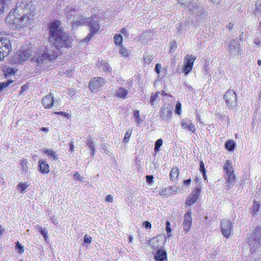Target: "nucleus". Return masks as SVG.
<instances>
[{
	"mask_svg": "<svg viewBox=\"0 0 261 261\" xmlns=\"http://www.w3.org/2000/svg\"><path fill=\"white\" fill-rule=\"evenodd\" d=\"M240 43L236 40H232L228 44V50L230 54L232 55H238L241 51Z\"/></svg>",
	"mask_w": 261,
	"mask_h": 261,
	"instance_id": "obj_11",
	"label": "nucleus"
},
{
	"mask_svg": "<svg viewBox=\"0 0 261 261\" xmlns=\"http://www.w3.org/2000/svg\"><path fill=\"white\" fill-rule=\"evenodd\" d=\"M29 187V185L26 182H20L17 185V188L19 189V191L21 193H23L25 190Z\"/></svg>",
	"mask_w": 261,
	"mask_h": 261,
	"instance_id": "obj_30",
	"label": "nucleus"
},
{
	"mask_svg": "<svg viewBox=\"0 0 261 261\" xmlns=\"http://www.w3.org/2000/svg\"><path fill=\"white\" fill-rule=\"evenodd\" d=\"M225 146L228 150L232 151L236 146V144L234 141L229 140L225 143Z\"/></svg>",
	"mask_w": 261,
	"mask_h": 261,
	"instance_id": "obj_25",
	"label": "nucleus"
},
{
	"mask_svg": "<svg viewBox=\"0 0 261 261\" xmlns=\"http://www.w3.org/2000/svg\"><path fill=\"white\" fill-rule=\"evenodd\" d=\"M70 150L71 152L73 151L74 150V145L72 142L70 143Z\"/></svg>",
	"mask_w": 261,
	"mask_h": 261,
	"instance_id": "obj_61",
	"label": "nucleus"
},
{
	"mask_svg": "<svg viewBox=\"0 0 261 261\" xmlns=\"http://www.w3.org/2000/svg\"><path fill=\"white\" fill-rule=\"evenodd\" d=\"M152 60V59L151 57H150L149 55H145L144 56V61L145 63H146L147 64H149L151 63Z\"/></svg>",
	"mask_w": 261,
	"mask_h": 261,
	"instance_id": "obj_47",
	"label": "nucleus"
},
{
	"mask_svg": "<svg viewBox=\"0 0 261 261\" xmlns=\"http://www.w3.org/2000/svg\"><path fill=\"white\" fill-rule=\"evenodd\" d=\"M188 10L192 15H198L202 13V8L199 6V3H191L188 6Z\"/></svg>",
	"mask_w": 261,
	"mask_h": 261,
	"instance_id": "obj_15",
	"label": "nucleus"
},
{
	"mask_svg": "<svg viewBox=\"0 0 261 261\" xmlns=\"http://www.w3.org/2000/svg\"><path fill=\"white\" fill-rule=\"evenodd\" d=\"M39 171L43 174H48L49 172V167L47 162L43 159L38 161Z\"/></svg>",
	"mask_w": 261,
	"mask_h": 261,
	"instance_id": "obj_17",
	"label": "nucleus"
},
{
	"mask_svg": "<svg viewBox=\"0 0 261 261\" xmlns=\"http://www.w3.org/2000/svg\"><path fill=\"white\" fill-rule=\"evenodd\" d=\"M40 232L43 236L44 240L47 241L48 239V233L46 229L45 228H43L42 230H41Z\"/></svg>",
	"mask_w": 261,
	"mask_h": 261,
	"instance_id": "obj_45",
	"label": "nucleus"
},
{
	"mask_svg": "<svg viewBox=\"0 0 261 261\" xmlns=\"http://www.w3.org/2000/svg\"><path fill=\"white\" fill-rule=\"evenodd\" d=\"M66 12L67 13V20H70L71 19L72 16L74 15L76 11L72 7H68L66 9Z\"/></svg>",
	"mask_w": 261,
	"mask_h": 261,
	"instance_id": "obj_23",
	"label": "nucleus"
},
{
	"mask_svg": "<svg viewBox=\"0 0 261 261\" xmlns=\"http://www.w3.org/2000/svg\"><path fill=\"white\" fill-rule=\"evenodd\" d=\"M143 225L146 228V229H150L151 228V223L148 222V221H145L144 223H143Z\"/></svg>",
	"mask_w": 261,
	"mask_h": 261,
	"instance_id": "obj_54",
	"label": "nucleus"
},
{
	"mask_svg": "<svg viewBox=\"0 0 261 261\" xmlns=\"http://www.w3.org/2000/svg\"><path fill=\"white\" fill-rule=\"evenodd\" d=\"M13 81L12 80H8L6 82L0 83V93L2 91L3 89L8 87Z\"/></svg>",
	"mask_w": 261,
	"mask_h": 261,
	"instance_id": "obj_36",
	"label": "nucleus"
},
{
	"mask_svg": "<svg viewBox=\"0 0 261 261\" xmlns=\"http://www.w3.org/2000/svg\"><path fill=\"white\" fill-rule=\"evenodd\" d=\"M55 114H57V115H63L65 117H68V116H69L68 113L64 112H55Z\"/></svg>",
	"mask_w": 261,
	"mask_h": 261,
	"instance_id": "obj_53",
	"label": "nucleus"
},
{
	"mask_svg": "<svg viewBox=\"0 0 261 261\" xmlns=\"http://www.w3.org/2000/svg\"><path fill=\"white\" fill-rule=\"evenodd\" d=\"M90 152H91V156L92 158H93L95 155V148L90 149Z\"/></svg>",
	"mask_w": 261,
	"mask_h": 261,
	"instance_id": "obj_57",
	"label": "nucleus"
},
{
	"mask_svg": "<svg viewBox=\"0 0 261 261\" xmlns=\"http://www.w3.org/2000/svg\"><path fill=\"white\" fill-rule=\"evenodd\" d=\"M195 59H196V58L194 57V56H193L192 55H191V56L188 55L185 57V61L186 62V64H188V65L193 66L194 62L195 60Z\"/></svg>",
	"mask_w": 261,
	"mask_h": 261,
	"instance_id": "obj_26",
	"label": "nucleus"
},
{
	"mask_svg": "<svg viewBox=\"0 0 261 261\" xmlns=\"http://www.w3.org/2000/svg\"><path fill=\"white\" fill-rule=\"evenodd\" d=\"M162 68V66L160 64H156L155 66V71L156 72V73H159L160 70Z\"/></svg>",
	"mask_w": 261,
	"mask_h": 261,
	"instance_id": "obj_55",
	"label": "nucleus"
},
{
	"mask_svg": "<svg viewBox=\"0 0 261 261\" xmlns=\"http://www.w3.org/2000/svg\"><path fill=\"white\" fill-rule=\"evenodd\" d=\"M101 66H103V70L105 71H109L110 68L109 67V65L107 63H103L101 64Z\"/></svg>",
	"mask_w": 261,
	"mask_h": 261,
	"instance_id": "obj_51",
	"label": "nucleus"
},
{
	"mask_svg": "<svg viewBox=\"0 0 261 261\" xmlns=\"http://www.w3.org/2000/svg\"><path fill=\"white\" fill-rule=\"evenodd\" d=\"M248 244L250 246V252L253 253L261 245V230L259 228L256 229L253 234L248 239Z\"/></svg>",
	"mask_w": 261,
	"mask_h": 261,
	"instance_id": "obj_4",
	"label": "nucleus"
},
{
	"mask_svg": "<svg viewBox=\"0 0 261 261\" xmlns=\"http://www.w3.org/2000/svg\"><path fill=\"white\" fill-rule=\"evenodd\" d=\"M191 180L190 178L189 179H188L187 180H185L184 181V184L186 185H189L190 183H191Z\"/></svg>",
	"mask_w": 261,
	"mask_h": 261,
	"instance_id": "obj_60",
	"label": "nucleus"
},
{
	"mask_svg": "<svg viewBox=\"0 0 261 261\" xmlns=\"http://www.w3.org/2000/svg\"><path fill=\"white\" fill-rule=\"evenodd\" d=\"M157 239L156 238H152L151 240L147 241V244L151 246V247L153 249H156L158 248V244L155 243L157 242Z\"/></svg>",
	"mask_w": 261,
	"mask_h": 261,
	"instance_id": "obj_31",
	"label": "nucleus"
},
{
	"mask_svg": "<svg viewBox=\"0 0 261 261\" xmlns=\"http://www.w3.org/2000/svg\"><path fill=\"white\" fill-rule=\"evenodd\" d=\"M179 174V171L177 167H173L171 169L170 173V179L172 180H175Z\"/></svg>",
	"mask_w": 261,
	"mask_h": 261,
	"instance_id": "obj_21",
	"label": "nucleus"
},
{
	"mask_svg": "<svg viewBox=\"0 0 261 261\" xmlns=\"http://www.w3.org/2000/svg\"><path fill=\"white\" fill-rule=\"evenodd\" d=\"M16 248L19 249L18 252L19 253H21L24 252L23 247L19 243V242H17L16 243Z\"/></svg>",
	"mask_w": 261,
	"mask_h": 261,
	"instance_id": "obj_48",
	"label": "nucleus"
},
{
	"mask_svg": "<svg viewBox=\"0 0 261 261\" xmlns=\"http://www.w3.org/2000/svg\"><path fill=\"white\" fill-rule=\"evenodd\" d=\"M128 90L122 87L119 88L115 92V96L118 98L124 99L127 97Z\"/></svg>",
	"mask_w": 261,
	"mask_h": 261,
	"instance_id": "obj_19",
	"label": "nucleus"
},
{
	"mask_svg": "<svg viewBox=\"0 0 261 261\" xmlns=\"http://www.w3.org/2000/svg\"><path fill=\"white\" fill-rule=\"evenodd\" d=\"M12 46L9 39L6 38L0 39V61L10 54Z\"/></svg>",
	"mask_w": 261,
	"mask_h": 261,
	"instance_id": "obj_7",
	"label": "nucleus"
},
{
	"mask_svg": "<svg viewBox=\"0 0 261 261\" xmlns=\"http://www.w3.org/2000/svg\"><path fill=\"white\" fill-rule=\"evenodd\" d=\"M134 117L135 119V121L137 124H140L142 120L140 117V113L138 110H135L134 112Z\"/></svg>",
	"mask_w": 261,
	"mask_h": 261,
	"instance_id": "obj_34",
	"label": "nucleus"
},
{
	"mask_svg": "<svg viewBox=\"0 0 261 261\" xmlns=\"http://www.w3.org/2000/svg\"><path fill=\"white\" fill-rule=\"evenodd\" d=\"M260 205L258 202L254 201L253 203V205L252 208V214L253 215H256L257 214V212L259 208Z\"/></svg>",
	"mask_w": 261,
	"mask_h": 261,
	"instance_id": "obj_33",
	"label": "nucleus"
},
{
	"mask_svg": "<svg viewBox=\"0 0 261 261\" xmlns=\"http://www.w3.org/2000/svg\"><path fill=\"white\" fill-rule=\"evenodd\" d=\"M192 221L191 212L189 211L184 216L182 224L184 231L186 232H188L190 230L192 225Z\"/></svg>",
	"mask_w": 261,
	"mask_h": 261,
	"instance_id": "obj_13",
	"label": "nucleus"
},
{
	"mask_svg": "<svg viewBox=\"0 0 261 261\" xmlns=\"http://www.w3.org/2000/svg\"><path fill=\"white\" fill-rule=\"evenodd\" d=\"M154 259L158 261L167 260V253L165 251L159 249L154 255Z\"/></svg>",
	"mask_w": 261,
	"mask_h": 261,
	"instance_id": "obj_18",
	"label": "nucleus"
},
{
	"mask_svg": "<svg viewBox=\"0 0 261 261\" xmlns=\"http://www.w3.org/2000/svg\"><path fill=\"white\" fill-rule=\"evenodd\" d=\"M41 130L42 131H43V132H46V133L48 132V129L47 127H42L41 128Z\"/></svg>",
	"mask_w": 261,
	"mask_h": 261,
	"instance_id": "obj_64",
	"label": "nucleus"
},
{
	"mask_svg": "<svg viewBox=\"0 0 261 261\" xmlns=\"http://www.w3.org/2000/svg\"><path fill=\"white\" fill-rule=\"evenodd\" d=\"M94 141L92 139V137L91 136H89L87 141L86 145L90 149L95 148L94 145Z\"/></svg>",
	"mask_w": 261,
	"mask_h": 261,
	"instance_id": "obj_28",
	"label": "nucleus"
},
{
	"mask_svg": "<svg viewBox=\"0 0 261 261\" xmlns=\"http://www.w3.org/2000/svg\"><path fill=\"white\" fill-rule=\"evenodd\" d=\"M173 193L171 187H166L159 192V194L161 196H168Z\"/></svg>",
	"mask_w": 261,
	"mask_h": 261,
	"instance_id": "obj_22",
	"label": "nucleus"
},
{
	"mask_svg": "<svg viewBox=\"0 0 261 261\" xmlns=\"http://www.w3.org/2000/svg\"><path fill=\"white\" fill-rule=\"evenodd\" d=\"M105 200L107 202H112L113 200V197L111 195H108L106 197Z\"/></svg>",
	"mask_w": 261,
	"mask_h": 261,
	"instance_id": "obj_52",
	"label": "nucleus"
},
{
	"mask_svg": "<svg viewBox=\"0 0 261 261\" xmlns=\"http://www.w3.org/2000/svg\"><path fill=\"white\" fill-rule=\"evenodd\" d=\"M166 230L167 233L168 237H170L171 234L170 232H171V224L169 221H167L166 222Z\"/></svg>",
	"mask_w": 261,
	"mask_h": 261,
	"instance_id": "obj_42",
	"label": "nucleus"
},
{
	"mask_svg": "<svg viewBox=\"0 0 261 261\" xmlns=\"http://www.w3.org/2000/svg\"><path fill=\"white\" fill-rule=\"evenodd\" d=\"M115 43L116 45H120L122 41V37L120 34H116L114 37Z\"/></svg>",
	"mask_w": 261,
	"mask_h": 261,
	"instance_id": "obj_35",
	"label": "nucleus"
},
{
	"mask_svg": "<svg viewBox=\"0 0 261 261\" xmlns=\"http://www.w3.org/2000/svg\"><path fill=\"white\" fill-rule=\"evenodd\" d=\"M10 0H0V14L3 12L5 5H7Z\"/></svg>",
	"mask_w": 261,
	"mask_h": 261,
	"instance_id": "obj_39",
	"label": "nucleus"
},
{
	"mask_svg": "<svg viewBox=\"0 0 261 261\" xmlns=\"http://www.w3.org/2000/svg\"><path fill=\"white\" fill-rule=\"evenodd\" d=\"M159 92H156L155 94L152 95L150 99L149 103L152 106H154L155 100L159 97Z\"/></svg>",
	"mask_w": 261,
	"mask_h": 261,
	"instance_id": "obj_40",
	"label": "nucleus"
},
{
	"mask_svg": "<svg viewBox=\"0 0 261 261\" xmlns=\"http://www.w3.org/2000/svg\"><path fill=\"white\" fill-rule=\"evenodd\" d=\"M92 241V238L88 236L87 235H85L84 236V242L87 244L91 243Z\"/></svg>",
	"mask_w": 261,
	"mask_h": 261,
	"instance_id": "obj_50",
	"label": "nucleus"
},
{
	"mask_svg": "<svg viewBox=\"0 0 261 261\" xmlns=\"http://www.w3.org/2000/svg\"><path fill=\"white\" fill-rule=\"evenodd\" d=\"M132 132L129 130L126 131L124 137L123 138V141L125 143H127L129 141V139L130 137Z\"/></svg>",
	"mask_w": 261,
	"mask_h": 261,
	"instance_id": "obj_44",
	"label": "nucleus"
},
{
	"mask_svg": "<svg viewBox=\"0 0 261 261\" xmlns=\"http://www.w3.org/2000/svg\"><path fill=\"white\" fill-rule=\"evenodd\" d=\"M83 25H88L90 29L89 34L83 40L85 42H88L99 29V25L91 18H84L82 16L78 17L76 20H73L72 22L73 28Z\"/></svg>",
	"mask_w": 261,
	"mask_h": 261,
	"instance_id": "obj_3",
	"label": "nucleus"
},
{
	"mask_svg": "<svg viewBox=\"0 0 261 261\" xmlns=\"http://www.w3.org/2000/svg\"><path fill=\"white\" fill-rule=\"evenodd\" d=\"M223 169L225 171L224 177L227 179V186L230 189L234 186L236 180L231 162L229 160L226 161Z\"/></svg>",
	"mask_w": 261,
	"mask_h": 261,
	"instance_id": "obj_5",
	"label": "nucleus"
},
{
	"mask_svg": "<svg viewBox=\"0 0 261 261\" xmlns=\"http://www.w3.org/2000/svg\"><path fill=\"white\" fill-rule=\"evenodd\" d=\"M73 178L75 180H78L81 181H84V177L81 176L78 172H76L73 175Z\"/></svg>",
	"mask_w": 261,
	"mask_h": 261,
	"instance_id": "obj_43",
	"label": "nucleus"
},
{
	"mask_svg": "<svg viewBox=\"0 0 261 261\" xmlns=\"http://www.w3.org/2000/svg\"><path fill=\"white\" fill-rule=\"evenodd\" d=\"M105 84L104 79L100 77H95L92 79L89 82V87L90 90L94 92Z\"/></svg>",
	"mask_w": 261,
	"mask_h": 261,
	"instance_id": "obj_9",
	"label": "nucleus"
},
{
	"mask_svg": "<svg viewBox=\"0 0 261 261\" xmlns=\"http://www.w3.org/2000/svg\"><path fill=\"white\" fill-rule=\"evenodd\" d=\"M193 66L185 64L184 66L183 72L187 75L192 70Z\"/></svg>",
	"mask_w": 261,
	"mask_h": 261,
	"instance_id": "obj_38",
	"label": "nucleus"
},
{
	"mask_svg": "<svg viewBox=\"0 0 261 261\" xmlns=\"http://www.w3.org/2000/svg\"><path fill=\"white\" fill-rule=\"evenodd\" d=\"M172 113V107L167 105V107L164 106L161 112V116L163 119L168 121L170 119Z\"/></svg>",
	"mask_w": 261,
	"mask_h": 261,
	"instance_id": "obj_14",
	"label": "nucleus"
},
{
	"mask_svg": "<svg viewBox=\"0 0 261 261\" xmlns=\"http://www.w3.org/2000/svg\"><path fill=\"white\" fill-rule=\"evenodd\" d=\"M59 23V22H54L49 25V39L54 46L45 48L42 53L38 55L36 62L39 66H42L48 62L55 60L58 56L57 49L69 48L72 46V38L60 28Z\"/></svg>",
	"mask_w": 261,
	"mask_h": 261,
	"instance_id": "obj_1",
	"label": "nucleus"
},
{
	"mask_svg": "<svg viewBox=\"0 0 261 261\" xmlns=\"http://www.w3.org/2000/svg\"><path fill=\"white\" fill-rule=\"evenodd\" d=\"M255 6L256 12H255V14L257 15V13L258 12H259V14H261V0H257L256 2Z\"/></svg>",
	"mask_w": 261,
	"mask_h": 261,
	"instance_id": "obj_41",
	"label": "nucleus"
},
{
	"mask_svg": "<svg viewBox=\"0 0 261 261\" xmlns=\"http://www.w3.org/2000/svg\"><path fill=\"white\" fill-rule=\"evenodd\" d=\"M254 43L258 45H260L261 44V42L260 41V40L258 38H255L254 39Z\"/></svg>",
	"mask_w": 261,
	"mask_h": 261,
	"instance_id": "obj_59",
	"label": "nucleus"
},
{
	"mask_svg": "<svg viewBox=\"0 0 261 261\" xmlns=\"http://www.w3.org/2000/svg\"><path fill=\"white\" fill-rule=\"evenodd\" d=\"M28 162L27 159H23L22 160H21V161H20V165H21V168H22V170L25 173H26L27 172L28 170Z\"/></svg>",
	"mask_w": 261,
	"mask_h": 261,
	"instance_id": "obj_27",
	"label": "nucleus"
},
{
	"mask_svg": "<svg viewBox=\"0 0 261 261\" xmlns=\"http://www.w3.org/2000/svg\"><path fill=\"white\" fill-rule=\"evenodd\" d=\"M227 28L229 30H230L232 29V27H233V24L231 23H229L228 25H227Z\"/></svg>",
	"mask_w": 261,
	"mask_h": 261,
	"instance_id": "obj_63",
	"label": "nucleus"
},
{
	"mask_svg": "<svg viewBox=\"0 0 261 261\" xmlns=\"http://www.w3.org/2000/svg\"><path fill=\"white\" fill-rule=\"evenodd\" d=\"M181 108V103L179 101H177L175 106V113L177 114H180Z\"/></svg>",
	"mask_w": 261,
	"mask_h": 261,
	"instance_id": "obj_46",
	"label": "nucleus"
},
{
	"mask_svg": "<svg viewBox=\"0 0 261 261\" xmlns=\"http://www.w3.org/2000/svg\"><path fill=\"white\" fill-rule=\"evenodd\" d=\"M30 13V5L24 2L17 3L16 8L11 11L6 18V22L13 29L23 28L30 25L34 15Z\"/></svg>",
	"mask_w": 261,
	"mask_h": 261,
	"instance_id": "obj_2",
	"label": "nucleus"
},
{
	"mask_svg": "<svg viewBox=\"0 0 261 261\" xmlns=\"http://www.w3.org/2000/svg\"><path fill=\"white\" fill-rule=\"evenodd\" d=\"M119 53L121 55V56L124 57H127L129 55V51L128 50L122 45L120 46Z\"/></svg>",
	"mask_w": 261,
	"mask_h": 261,
	"instance_id": "obj_32",
	"label": "nucleus"
},
{
	"mask_svg": "<svg viewBox=\"0 0 261 261\" xmlns=\"http://www.w3.org/2000/svg\"><path fill=\"white\" fill-rule=\"evenodd\" d=\"M226 103L228 107L233 109L236 106L237 97L236 92L233 90H228L224 95Z\"/></svg>",
	"mask_w": 261,
	"mask_h": 261,
	"instance_id": "obj_8",
	"label": "nucleus"
},
{
	"mask_svg": "<svg viewBox=\"0 0 261 261\" xmlns=\"http://www.w3.org/2000/svg\"><path fill=\"white\" fill-rule=\"evenodd\" d=\"M32 55V50L31 48L22 47L14 56L12 62L14 63L22 64L29 59Z\"/></svg>",
	"mask_w": 261,
	"mask_h": 261,
	"instance_id": "obj_6",
	"label": "nucleus"
},
{
	"mask_svg": "<svg viewBox=\"0 0 261 261\" xmlns=\"http://www.w3.org/2000/svg\"><path fill=\"white\" fill-rule=\"evenodd\" d=\"M199 170L202 173H204V172H206L205 169L204 168V164L202 161H201L200 162L199 164Z\"/></svg>",
	"mask_w": 261,
	"mask_h": 261,
	"instance_id": "obj_49",
	"label": "nucleus"
},
{
	"mask_svg": "<svg viewBox=\"0 0 261 261\" xmlns=\"http://www.w3.org/2000/svg\"><path fill=\"white\" fill-rule=\"evenodd\" d=\"M35 228L39 232L41 231V230H42L43 229V228H42L41 226H40L39 225H37L36 226H35Z\"/></svg>",
	"mask_w": 261,
	"mask_h": 261,
	"instance_id": "obj_62",
	"label": "nucleus"
},
{
	"mask_svg": "<svg viewBox=\"0 0 261 261\" xmlns=\"http://www.w3.org/2000/svg\"><path fill=\"white\" fill-rule=\"evenodd\" d=\"M181 125L183 128L189 131L192 132V133H194L195 131V125L189 119L185 118L182 119L181 121Z\"/></svg>",
	"mask_w": 261,
	"mask_h": 261,
	"instance_id": "obj_16",
	"label": "nucleus"
},
{
	"mask_svg": "<svg viewBox=\"0 0 261 261\" xmlns=\"http://www.w3.org/2000/svg\"><path fill=\"white\" fill-rule=\"evenodd\" d=\"M201 187L199 185L197 186L195 188L194 190L192 192L191 195H193L198 198L201 193Z\"/></svg>",
	"mask_w": 261,
	"mask_h": 261,
	"instance_id": "obj_29",
	"label": "nucleus"
},
{
	"mask_svg": "<svg viewBox=\"0 0 261 261\" xmlns=\"http://www.w3.org/2000/svg\"><path fill=\"white\" fill-rule=\"evenodd\" d=\"M198 198L193 195H190L186 201V204L188 205H191L196 202Z\"/></svg>",
	"mask_w": 261,
	"mask_h": 261,
	"instance_id": "obj_24",
	"label": "nucleus"
},
{
	"mask_svg": "<svg viewBox=\"0 0 261 261\" xmlns=\"http://www.w3.org/2000/svg\"><path fill=\"white\" fill-rule=\"evenodd\" d=\"M43 152L47 155L49 158H52L54 161H57L58 160V157L56 153L53 149H42Z\"/></svg>",
	"mask_w": 261,
	"mask_h": 261,
	"instance_id": "obj_20",
	"label": "nucleus"
},
{
	"mask_svg": "<svg viewBox=\"0 0 261 261\" xmlns=\"http://www.w3.org/2000/svg\"><path fill=\"white\" fill-rule=\"evenodd\" d=\"M232 224L230 221L224 219L221 222V229L223 235L228 238L231 231Z\"/></svg>",
	"mask_w": 261,
	"mask_h": 261,
	"instance_id": "obj_10",
	"label": "nucleus"
},
{
	"mask_svg": "<svg viewBox=\"0 0 261 261\" xmlns=\"http://www.w3.org/2000/svg\"><path fill=\"white\" fill-rule=\"evenodd\" d=\"M146 177L148 183L150 184L152 181L153 176L152 175H147Z\"/></svg>",
	"mask_w": 261,
	"mask_h": 261,
	"instance_id": "obj_56",
	"label": "nucleus"
},
{
	"mask_svg": "<svg viewBox=\"0 0 261 261\" xmlns=\"http://www.w3.org/2000/svg\"><path fill=\"white\" fill-rule=\"evenodd\" d=\"M54 98V95L51 93H49L42 98V103L45 108L50 109L53 107L54 103L56 102Z\"/></svg>",
	"mask_w": 261,
	"mask_h": 261,
	"instance_id": "obj_12",
	"label": "nucleus"
},
{
	"mask_svg": "<svg viewBox=\"0 0 261 261\" xmlns=\"http://www.w3.org/2000/svg\"><path fill=\"white\" fill-rule=\"evenodd\" d=\"M121 33H122L123 35L125 36H128V34H127V32L126 30L125 29H122L120 31Z\"/></svg>",
	"mask_w": 261,
	"mask_h": 261,
	"instance_id": "obj_58",
	"label": "nucleus"
},
{
	"mask_svg": "<svg viewBox=\"0 0 261 261\" xmlns=\"http://www.w3.org/2000/svg\"><path fill=\"white\" fill-rule=\"evenodd\" d=\"M163 144V141L161 139H159L156 140L154 144V151H158L160 149V147Z\"/></svg>",
	"mask_w": 261,
	"mask_h": 261,
	"instance_id": "obj_37",
	"label": "nucleus"
}]
</instances>
